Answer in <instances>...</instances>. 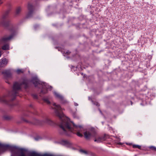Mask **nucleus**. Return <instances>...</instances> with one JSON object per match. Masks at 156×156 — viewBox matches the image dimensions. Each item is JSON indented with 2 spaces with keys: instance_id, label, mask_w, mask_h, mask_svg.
<instances>
[{
  "instance_id": "f257e3e1",
  "label": "nucleus",
  "mask_w": 156,
  "mask_h": 156,
  "mask_svg": "<svg viewBox=\"0 0 156 156\" xmlns=\"http://www.w3.org/2000/svg\"><path fill=\"white\" fill-rule=\"evenodd\" d=\"M53 105L56 115L61 120L60 126L63 130L64 132L68 131L73 133L76 132L78 136L82 137L83 135L80 133L84 130L83 127L80 126H75L73 122L69 121L68 118L64 116L62 112V109L59 105L55 103H53Z\"/></svg>"
},
{
  "instance_id": "f03ea898",
  "label": "nucleus",
  "mask_w": 156,
  "mask_h": 156,
  "mask_svg": "<svg viewBox=\"0 0 156 156\" xmlns=\"http://www.w3.org/2000/svg\"><path fill=\"white\" fill-rule=\"evenodd\" d=\"M22 84L25 85H27V81L24 80L22 83H16L13 85V89L14 91H16L20 90L21 88V86Z\"/></svg>"
},
{
  "instance_id": "7ed1b4c3",
  "label": "nucleus",
  "mask_w": 156,
  "mask_h": 156,
  "mask_svg": "<svg viewBox=\"0 0 156 156\" xmlns=\"http://www.w3.org/2000/svg\"><path fill=\"white\" fill-rule=\"evenodd\" d=\"M84 135L85 137L87 139H89L91 137H95L97 135L96 133L89 131L85 132Z\"/></svg>"
},
{
  "instance_id": "20e7f679",
  "label": "nucleus",
  "mask_w": 156,
  "mask_h": 156,
  "mask_svg": "<svg viewBox=\"0 0 156 156\" xmlns=\"http://www.w3.org/2000/svg\"><path fill=\"white\" fill-rule=\"evenodd\" d=\"M13 35L12 34L9 36L4 37L0 41V44H5L8 41L11 39L13 37Z\"/></svg>"
},
{
  "instance_id": "39448f33",
  "label": "nucleus",
  "mask_w": 156,
  "mask_h": 156,
  "mask_svg": "<svg viewBox=\"0 0 156 156\" xmlns=\"http://www.w3.org/2000/svg\"><path fill=\"white\" fill-rule=\"evenodd\" d=\"M8 61L6 58L3 59L0 62V67H3L5 66L7 63Z\"/></svg>"
},
{
  "instance_id": "423d86ee",
  "label": "nucleus",
  "mask_w": 156,
  "mask_h": 156,
  "mask_svg": "<svg viewBox=\"0 0 156 156\" xmlns=\"http://www.w3.org/2000/svg\"><path fill=\"white\" fill-rule=\"evenodd\" d=\"M41 154L36 152H33L31 153V156H40ZM19 156H26L25 154L23 153H21Z\"/></svg>"
},
{
  "instance_id": "0eeeda50",
  "label": "nucleus",
  "mask_w": 156,
  "mask_h": 156,
  "mask_svg": "<svg viewBox=\"0 0 156 156\" xmlns=\"http://www.w3.org/2000/svg\"><path fill=\"white\" fill-rule=\"evenodd\" d=\"M105 140L104 137H98L97 138H95L94 139V141L97 142L98 143H100Z\"/></svg>"
},
{
  "instance_id": "6e6552de",
  "label": "nucleus",
  "mask_w": 156,
  "mask_h": 156,
  "mask_svg": "<svg viewBox=\"0 0 156 156\" xmlns=\"http://www.w3.org/2000/svg\"><path fill=\"white\" fill-rule=\"evenodd\" d=\"M28 9L29 10V12L28 13V17H29L30 16L31 14L32 13V6L31 5H29L28 6Z\"/></svg>"
},
{
  "instance_id": "1a4fd4ad",
  "label": "nucleus",
  "mask_w": 156,
  "mask_h": 156,
  "mask_svg": "<svg viewBox=\"0 0 156 156\" xmlns=\"http://www.w3.org/2000/svg\"><path fill=\"white\" fill-rule=\"evenodd\" d=\"M44 123L50 124L52 123V121L48 118H46L43 121Z\"/></svg>"
},
{
  "instance_id": "9d476101",
  "label": "nucleus",
  "mask_w": 156,
  "mask_h": 156,
  "mask_svg": "<svg viewBox=\"0 0 156 156\" xmlns=\"http://www.w3.org/2000/svg\"><path fill=\"white\" fill-rule=\"evenodd\" d=\"M9 45L7 44H5L2 47V49L3 50H7L9 49Z\"/></svg>"
},
{
  "instance_id": "9b49d317",
  "label": "nucleus",
  "mask_w": 156,
  "mask_h": 156,
  "mask_svg": "<svg viewBox=\"0 0 156 156\" xmlns=\"http://www.w3.org/2000/svg\"><path fill=\"white\" fill-rule=\"evenodd\" d=\"M54 94L55 96L57 97V98H60V99H62L63 98L62 97L61 95H60L59 94H58L57 93V92H55L54 93Z\"/></svg>"
},
{
  "instance_id": "f8f14e48",
  "label": "nucleus",
  "mask_w": 156,
  "mask_h": 156,
  "mask_svg": "<svg viewBox=\"0 0 156 156\" xmlns=\"http://www.w3.org/2000/svg\"><path fill=\"white\" fill-rule=\"evenodd\" d=\"M33 82L35 86H37L40 84L38 81L37 80H33Z\"/></svg>"
},
{
  "instance_id": "ddd939ff",
  "label": "nucleus",
  "mask_w": 156,
  "mask_h": 156,
  "mask_svg": "<svg viewBox=\"0 0 156 156\" xmlns=\"http://www.w3.org/2000/svg\"><path fill=\"white\" fill-rule=\"evenodd\" d=\"M133 148H137L140 149L141 148V146L138 145H135V144L133 145Z\"/></svg>"
},
{
  "instance_id": "4468645a",
  "label": "nucleus",
  "mask_w": 156,
  "mask_h": 156,
  "mask_svg": "<svg viewBox=\"0 0 156 156\" xmlns=\"http://www.w3.org/2000/svg\"><path fill=\"white\" fill-rule=\"evenodd\" d=\"M24 72V70L23 69H18L16 70V72L17 73H23Z\"/></svg>"
},
{
  "instance_id": "2eb2a0df",
  "label": "nucleus",
  "mask_w": 156,
  "mask_h": 156,
  "mask_svg": "<svg viewBox=\"0 0 156 156\" xmlns=\"http://www.w3.org/2000/svg\"><path fill=\"white\" fill-rule=\"evenodd\" d=\"M21 10V8L20 7L17 8L16 10V13L17 14H18L20 12Z\"/></svg>"
},
{
  "instance_id": "dca6fc26",
  "label": "nucleus",
  "mask_w": 156,
  "mask_h": 156,
  "mask_svg": "<svg viewBox=\"0 0 156 156\" xmlns=\"http://www.w3.org/2000/svg\"><path fill=\"white\" fill-rule=\"evenodd\" d=\"M40 156H54L52 155L49 154H41Z\"/></svg>"
},
{
  "instance_id": "f3484780",
  "label": "nucleus",
  "mask_w": 156,
  "mask_h": 156,
  "mask_svg": "<svg viewBox=\"0 0 156 156\" xmlns=\"http://www.w3.org/2000/svg\"><path fill=\"white\" fill-rule=\"evenodd\" d=\"M150 148L152 150L156 151V147L154 146H151L150 147Z\"/></svg>"
},
{
  "instance_id": "a211bd4d",
  "label": "nucleus",
  "mask_w": 156,
  "mask_h": 156,
  "mask_svg": "<svg viewBox=\"0 0 156 156\" xmlns=\"http://www.w3.org/2000/svg\"><path fill=\"white\" fill-rule=\"evenodd\" d=\"M1 100L2 101H3L5 103H6L7 102L6 100L5 99H4V98H2Z\"/></svg>"
},
{
  "instance_id": "6ab92c4d",
  "label": "nucleus",
  "mask_w": 156,
  "mask_h": 156,
  "mask_svg": "<svg viewBox=\"0 0 156 156\" xmlns=\"http://www.w3.org/2000/svg\"><path fill=\"white\" fill-rule=\"evenodd\" d=\"M80 151H81V152H82L83 153H85V154L87 153L86 151H85L83 150H80Z\"/></svg>"
},
{
  "instance_id": "aec40b11",
  "label": "nucleus",
  "mask_w": 156,
  "mask_h": 156,
  "mask_svg": "<svg viewBox=\"0 0 156 156\" xmlns=\"http://www.w3.org/2000/svg\"><path fill=\"white\" fill-rule=\"evenodd\" d=\"M45 101H46V102L48 103V104H49L50 103V102L49 101H48V100H45Z\"/></svg>"
},
{
  "instance_id": "412c9836",
  "label": "nucleus",
  "mask_w": 156,
  "mask_h": 156,
  "mask_svg": "<svg viewBox=\"0 0 156 156\" xmlns=\"http://www.w3.org/2000/svg\"><path fill=\"white\" fill-rule=\"evenodd\" d=\"M74 105H75V106H77L78 105V104L77 103H75Z\"/></svg>"
},
{
  "instance_id": "4be33fe9",
  "label": "nucleus",
  "mask_w": 156,
  "mask_h": 156,
  "mask_svg": "<svg viewBox=\"0 0 156 156\" xmlns=\"http://www.w3.org/2000/svg\"><path fill=\"white\" fill-rule=\"evenodd\" d=\"M42 93H43L44 94H45V93H47V91H46V92H43V91H42Z\"/></svg>"
},
{
  "instance_id": "5701e85b",
  "label": "nucleus",
  "mask_w": 156,
  "mask_h": 156,
  "mask_svg": "<svg viewBox=\"0 0 156 156\" xmlns=\"http://www.w3.org/2000/svg\"><path fill=\"white\" fill-rule=\"evenodd\" d=\"M66 53L67 54H69V53H70V52H66Z\"/></svg>"
},
{
  "instance_id": "b1692460",
  "label": "nucleus",
  "mask_w": 156,
  "mask_h": 156,
  "mask_svg": "<svg viewBox=\"0 0 156 156\" xmlns=\"http://www.w3.org/2000/svg\"><path fill=\"white\" fill-rule=\"evenodd\" d=\"M118 144H121V143H119Z\"/></svg>"
},
{
  "instance_id": "393cba45",
  "label": "nucleus",
  "mask_w": 156,
  "mask_h": 156,
  "mask_svg": "<svg viewBox=\"0 0 156 156\" xmlns=\"http://www.w3.org/2000/svg\"><path fill=\"white\" fill-rule=\"evenodd\" d=\"M1 3H0V4Z\"/></svg>"
}]
</instances>
